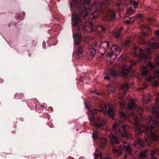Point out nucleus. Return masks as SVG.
Listing matches in <instances>:
<instances>
[{"mask_svg": "<svg viewBox=\"0 0 159 159\" xmlns=\"http://www.w3.org/2000/svg\"><path fill=\"white\" fill-rule=\"evenodd\" d=\"M110 52L107 53V56L111 57L116 52H119L120 51V47L115 45H113L110 48Z\"/></svg>", "mask_w": 159, "mask_h": 159, "instance_id": "obj_7", "label": "nucleus"}, {"mask_svg": "<svg viewBox=\"0 0 159 159\" xmlns=\"http://www.w3.org/2000/svg\"><path fill=\"white\" fill-rule=\"evenodd\" d=\"M23 14L24 15H25V12H23Z\"/></svg>", "mask_w": 159, "mask_h": 159, "instance_id": "obj_36", "label": "nucleus"}, {"mask_svg": "<svg viewBox=\"0 0 159 159\" xmlns=\"http://www.w3.org/2000/svg\"><path fill=\"white\" fill-rule=\"evenodd\" d=\"M155 33L157 40L154 39L149 42L144 38L147 37V33L142 32V36L139 37V43L147 48L143 50L134 46L131 53L133 57L143 65L141 68L142 77H146L149 82L155 80L153 84L154 87L159 86V30L155 31Z\"/></svg>", "mask_w": 159, "mask_h": 159, "instance_id": "obj_2", "label": "nucleus"}, {"mask_svg": "<svg viewBox=\"0 0 159 159\" xmlns=\"http://www.w3.org/2000/svg\"><path fill=\"white\" fill-rule=\"evenodd\" d=\"M98 150V149H96V151H97Z\"/></svg>", "mask_w": 159, "mask_h": 159, "instance_id": "obj_37", "label": "nucleus"}, {"mask_svg": "<svg viewBox=\"0 0 159 159\" xmlns=\"http://www.w3.org/2000/svg\"><path fill=\"white\" fill-rule=\"evenodd\" d=\"M98 106L101 109H114L110 104H108L107 105L103 101L100 102L98 103Z\"/></svg>", "mask_w": 159, "mask_h": 159, "instance_id": "obj_9", "label": "nucleus"}, {"mask_svg": "<svg viewBox=\"0 0 159 159\" xmlns=\"http://www.w3.org/2000/svg\"><path fill=\"white\" fill-rule=\"evenodd\" d=\"M40 106L43 108H44V106L43 105H41Z\"/></svg>", "mask_w": 159, "mask_h": 159, "instance_id": "obj_35", "label": "nucleus"}, {"mask_svg": "<svg viewBox=\"0 0 159 159\" xmlns=\"http://www.w3.org/2000/svg\"><path fill=\"white\" fill-rule=\"evenodd\" d=\"M102 153H96V152L94 153V158L95 159H102ZM103 159H112L109 157H106L103 158Z\"/></svg>", "mask_w": 159, "mask_h": 159, "instance_id": "obj_15", "label": "nucleus"}, {"mask_svg": "<svg viewBox=\"0 0 159 159\" xmlns=\"http://www.w3.org/2000/svg\"><path fill=\"white\" fill-rule=\"evenodd\" d=\"M130 41L129 40H128L125 41L124 44L126 47H128L129 46Z\"/></svg>", "mask_w": 159, "mask_h": 159, "instance_id": "obj_25", "label": "nucleus"}, {"mask_svg": "<svg viewBox=\"0 0 159 159\" xmlns=\"http://www.w3.org/2000/svg\"><path fill=\"white\" fill-rule=\"evenodd\" d=\"M107 139L103 137L100 139V146L101 148H103L107 143Z\"/></svg>", "mask_w": 159, "mask_h": 159, "instance_id": "obj_14", "label": "nucleus"}, {"mask_svg": "<svg viewBox=\"0 0 159 159\" xmlns=\"http://www.w3.org/2000/svg\"><path fill=\"white\" fill-rule=\"evenodd\" d=\"M117 75L116 71L112 69H111L108 72L106 76L104 77V79H106L108 80H110V77H111L113 79L116 78Z\"/></svg>", "mask_w": 159, "mask_h": 159, "instance_id": "obj_8", "label": "nucleus"}, {"mask_svg": "<svg viewBox=\"0 0 159 159\" xmlns=\"http://www.w3.org/2000/svg\"><path fill=\"white\" fill-rule=\"evenodd\" d=\"M97 16L96 15H93L92 16V17H91L90 18H92V19H95L97 18Z\"/></svg>", "mask_w": 159, "mask_h": 159, "instance_id": "obj_30", "label": "nucleus"}, {"mask_svg": "<svg viewBox=\"0 0 159 159\" xmlns=\"http://www.w3.org/2000/svg\"><path fill=\"white\" fill-rule=\"evenodd\" d=\"M122 29H120L119 30L118 32L120 33L121 31H122Z\"/></svg>", "mask_w": 159, "mask_h": 159, "instance_id": "obj_34", "label": "nucleus"}, {"mask_svg": "<svg viewBox=\"0 0 159 159\" xmlns=\"http://www.w3.org/2000/svg\"><path fill=\"white\" fill-rule=\"evenodd\" d=\"M90 55L92 57H93L96 53L95 50L93 48H90L89 49Z\"/></svg>", "mask_w": 159, "mask_h": 159, "instance_id": "obj_22", "label": "nucleus"}, {"mask_svg": "<svg viewBox=\"0 0 159 159\" xmlns=\"http://www.w3.org/2000/svg\"><path fill=\"white\" fill-rule=\"evenodd\" d=\"M111 0H105V2H102V4L101 5L100 8L102 9L101 10L102 11H104V9L106 7V6L109 5V2Z\"/></svg>", "mask_w": 159, "mask_h": 159, "instance_id": "obj_16", "label": "nucleus"}, {"mask_svg": "<svg viewBox=\"0 0 159 159\" xmlns=\"http://www.w3.org/2000/svg\"><path fill=\"white\" fill-rule=\"evenodd\" d=\"M156 96L157 99L155 101V106L153 107L152 109H159V92L156 94Z\"/></svg>", "mask_w": 159, "mask_h": 159, "instance_id": "obj_13", "label": "nucleus"}, {"mask_svg": "<svg viewBox=\"0 0 159 159\" xmlns=\"http://www.w3.org/2000/svg\"><path fill=\"white\" fill-rule=\"evenodd\" d=\"M130 1L131 3L133 5L135 8H136L138 7L139 4L137 2L135 1L132 0H131Z\"/></svg>", "mask_w": 159, "mask_h": 159, "instance_id": "obj_21", "label": "nucleus"}, {"mask_svg": "<svg viewBox=\"0 0 159 159\" xmlns=\"http://www.w3.org/2000/svg\"><path fill=\"white\" fill-rule=\"evenodd\" d=\"M126 17H128L130 20H133V18H134L135 19V18L134 17H128V16H126Z\"/></svg>", "mask_w": 159, "mask_h": 159, "instance_id": "obj_31", "label": "nucleus"}, {"mask_svg": "<svg viewBox=\"0 0 159 159\" xmlns=\"http://www.w3.org/2000/svg\"><path fill=\"white\" fill-rule=\"evenodd\" d=\"M116 34V38H119L120 37V33L119 32H116L115 33Z\"/></svg>", "mask_w": 159, "mask_h": 159, "instance_id": "obj_28", "label": "nucleus"}, {"mask_svg": "<svg viewBox=\"0 0 159 159\" xmlns=\"http://www.w3.org/2000/svg\"><path fill=\"white\" fill-rule=\"evenodd\" d=\"M146 109L148 110L149 109L148 108H147Z\"/></svg>", "mask_w": 159, "mask_h": 159, "instance_id": "obj_40", "label": "nucleus"}, {"mask_svg": "<svg viewBox=\"0 0 159 159\" xmlns=\"http://www.w3.org/2000/svg\"><path fill=\"white\" fill-rule=\"evenodd\" d=\"M158 152H159V149H154L152 150L151 155L152 157L155 158V159H157L156 157V155H158Z\"/></svg>", "mask_w": 159, "mask_h": 159, "instance_id": "obj_17", "label": "nucleus"}, {"mask_svg": "<svg viewBox=\"0 0 159 159\" xmlns=\"http://www.w3.org/2000/svg\"><path fill=\"white\" fill-rule=\"evenodd\" d=\"M84 103L85 108L88 109H91L93 106V103L89 100H84Z\"/></svg>", "mask_w": 159, "mask_h": 159, "instance_id": "obj_12", "label": "nucleus"}, {"mask_svg": "<svg viewBox=\"0 0 159 159\" xmlns=\"http://www.w3.org/2000/svg\"><path fill=\"white\" fill-rule=\"evenodd\" d=\"M129 111V114L119 110L120 118L118 123L115 122L112 125V129L118 137H121L129 139L131 137V133L127 130L128 126L123 124L128 118L132 117L134 120L135 133L138 137L137 138L138 144L143 147L145 141L140 138L142 134L146 137L147 139H149L151 143L152 141L159 142V122L154 119H159V110H152L153 116H149L148 117H144L142 114L144 110H125Z\"/></svg>", "mask_w": 159, "mask_h": 159, "instance_id": "obj_1", "label": "nucleus"}, {"mask_svg": "<svg viewBox=\"0 0 159 159\" xmlns=\"http://www.w3.org/2000/svg\"><path fill=\"white\" fill-rule=\"evenodd\" d=\"M109 46V43L107 41H105L101 43L100 45L99 48L100 50H102L103 51L104 53H103V55L107 51Z\"/></svg>", "mask_w": 159, "mask_h": 159, "instance_id": "obj_10", "label": "nucleus"}, {"mask_svg": "<svg viewBox=\"0 0 159 159\" xmlns=\"http://www.w3.org/2000/svg\"><path fill=\"white\" fill-rule=\"evenodd\" d=\"M90 0H70L69 4L70 9L75 7L77 12H73L72 14V26L77 27L76 34H73V38L75 45L79 44L81 40V31L84 28V19L89 14L88 11L91 8H87L90 4Z\"/></svg>", "mask_w": 159, "mask_h": 159, "instance_id": "obj_3", "label": "nucleus"}, {"mask_svg": "<svg viewBox=\"0 0 159 159\" xmlns=\"http://www.w3.org/2000/svg\"><path fill=\"white\" fill-rule=\"evenodd\" d=\"M147 29L149 31H151V28L150 27H149L148 26H147Z\"/></svg>", "mask_w": 159, "mask_h": 159, "instance_id": "obj_33", "label": "nucleus"}, {"mask_svg": "<svg viewBox=\"0 0 159 159\" xmlns=\"http://www.w3.org/2000/svg\"><path fill=\"white\" fill-rule=\"evenodd\" d=\"M110 16L111 18L114 19L116 17L115 13L113 11H111L110 12Z\"/></svg>", "mask_w": 159, "mask_h": 159, "instance_id": "obj_24", "label": "nucleus"}, {"mask_svg": "<svg viewBox=\"0 0 159 159\" xmlns=\"http://www.w3.org/2000/svg\"><path fill=\"white\" fill-rule=\"evenodd\" d=\"M109 136L110 143L112 145L118 144L120 143V139L114 134L111 133Z\"/></svg>", "mask_w": 159, "mask_h": 159, "instance_id": "obj_6", "label": "nucleus"}, {"mask_svg": "<svg viewBox=\"0 0 159 159\" xmlns=\"http://www.w3.org/2000/svg\"><path fill=\"white\" fill-rule=\"evenodd\" d=\"M3 82V80L0 77V83H2Z\"/></svg>", "mask_w": 159, "mask_h": 159, "instance_id": "obj_32", "label": "nucleus"}, {"mask_svg": "<svg viewBox=\"0 0 159 159\" xmlns=\"http://www.w3.org/2000/svg\"><path fill=\"white\" fill-rule=\"evenodd\" d=\"M130 85L125 83L121 85L120 89L123 91V94L122 97H120V106L121 109H124L126 106L128 108L126 109H143V108L140 107L138 105L135 103L133 100H131L130 102L126 105L125 100L124 97L125 95L126 91L129 89Z\"/></svg>", "mask_w": 159, "mask_h": 159, "instance_id": "obj_5", "label": "nucleus"}, {"mask_svg": "<svg viewBox=\"0 0 159 159\" xmlns=\"http://www.w3.org/2000/svg\"><path fill=\"white\" fill-rule=\"evenodd\" d=\"M100 28H101V31L103 32L107 30V29L102 26H100Z\"/></svg>", "mask_w": 159, "mask_h": 159, "instance_id": "obj_29", "label": "nucleus"}, {"mask_svg": "<svg viewBox=\"0 0 159 159\" xmlns=\"http://www.w3.org/2000/svg\"><path fill=\"white\" fill-rule=\"evenodd\" d=\"M127 15H131L133 14L135 12V10L132 8L131 7H128L126 11Z\"/></svg>", "mask_w": 159, "mask_h": 159, "instance_id": "obj_18", "label": "nucleus"}, {"mask_svg": "<svg viewBox=\"0 0 159 159\" xmlns=\"http://www.w3.org/2000/svg\"><path fill=\"white\" fill-rule=\"evenodd\" d=\"M87 74L84 73H82L80 75V78L79 79L80 81H82L83 82V80H85V77L87 75Z\"/></svg>", "mask_w": 159, "mask_h": 159, "instance_id": "obj_20", "label": "nucleus"}, {"mask_svg": "<svg viewBox=\"0 0 159 159\" xmlns=\"http://www.w3.org/2000/svg\"><path fill=\"white\" fill-rule=\"evenodd\" d=\"M89 116V119L91 125L95 127V131L93 132L92 137L94 140H97L98 138L99 130L103 128V125L106 123L105 121L100 116L99 113L101 112H107L109 117L113 120L115 119V110H88Z\"/></svg>", "mask_w": 159, "mask_h": 159, "instance_id": "obj_4", "label": "nucleus"}, {"mask_svg": "<svg viewBox=\"0 0 159 159\" xmlns=\"http://www.w3.org/2000/svg\"><path fill=\"white\" fill-rule=\"evenodd\" d=\"M83 52V50L82 46L79 45L78 46L77 52H75V54L79 58H80L82 56Z\"/></svg>", "mask_w": 159, "mask_h": 159, "instance_id": "obj_11", "label": "nucleus"}, {"mask_svg": "<svg viewBox=\"0 0 159 159\" xmlns=\"http://www.w3.org/2000/svg\"><path fill=\"white\" fill-rule=\"evenodd\" d=\"M147 152V150L145 151L144 152H141L140 153L139 157L138 158V159H144L146 157V154Z\"/></svg>", "mask_w": 159, "mask_h": 159, "instance_id": "obj_19", "label": "nucleus"}, {"mask_svg": "<svg viewBox=\"0 0 159 159\" xmlns=\"http://www.w3.org/2000/svg\"><path fill=\"white\" fill-rule=\"evenodd\" d=\"M135 20L134 18H133V20H125L124 21V23L126 25H129L131 23H133Z\"/></svg>", "mask_w": 159, "mask_h": 159, "instance_id": "obj_23", "label": "nucleus"}, {"mask_svg": "<svg viewBox=\"0 0 159 159\" xmlns=\"http://www.w3.org/2000/svg\"><path fill=\"white\" fill-rule=\"evenodd\" d=\"M151 100L150 99H148L147 100H146L145 98H143V102L145 104H148V103Z\"/></svg>", "mask_w": 159, "mask_h": 159, "instance_id": "obj_26", "label": "nucleus"}, {"mask_svg": "<svg viewBox=\"0 0 159 159\" xmlns=\"http://www.w3.org/2000/svg\"><path fill=\"white\" fill-rule=\"evenodd\" d=\"M93 109L96 110V109H96V108H94Z\"/></svg>", "mask_w": 159, "mask_h": 159, "instance_id": "obj_38", "label": "nucleus"}, {"mask_svg": "<svg viewBox=\"0 0 159 159\" xmlns=\"http://www.w3.org/2000/svg\"><path fill=\"white\" fill-rule=\"evenodd\" d=\"M143 16V15L142 14L138 13L136 15V18H140Z\"/></svg>", "mask_w": 159, "mask_h": 159, "instance_id": "obj_27", "label": "nucleus"}, {"mask_svg": "<svg viewBox=\"0 0 159 159\" xmlns=\"http://www.w3.org/2000/svg\"><path fill=\"white\" fill-rule=\"evenodd\" d=\"M128 0H125V1H127Z\"/></svg>", "mask_w": 159, "mask_h": 159, "instance_id": "obj_39", "label": "nucleus"}]
</instances>
